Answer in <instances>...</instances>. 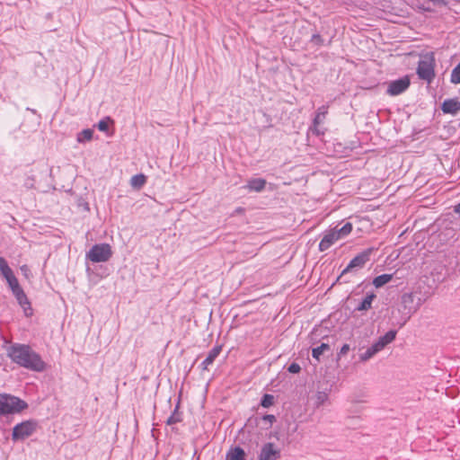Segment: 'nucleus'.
Instances as JSON below:
<instances>
[{
  "mask_svg": "<svg viewBox=\"0 0 460 460\" xmlns=\"http://www.w3.org/2000/svg\"><path fill=\"white\" fill-rule=\"evenodd\" d=\"M335 228H336V232L339 234L341 238H344L351 233L352 224L349 222H347L341 228H338L337 226Z\"/></svg>",
  "mask_w": 460,
  "mask_h": 460,
  "instance_id": "a878e982",
  "label": "nucleus"
},
{
  "mask_svg": "<svg viewBox=\"0 0 460 460\" xmlns=\"http://www.w3.org/2000/svg\"><path fill=\"white\" fill-rule=\"evenodd\" d=\"M18 304L22 308L26 316H30L32 314V308L31 306V303L28 300V297L25 293L16 297Z\"/></svg>",
  "mask_w": 460,
  "mask_h": 460,
  "instance_id": "dca6fc26",
  "label": "nucleus"
},
{
  "mask_svg": "<svg viewBox=\"0 0 460 460\" xmlns=\"http://www.w3.org/2000/svg\"><path fill=\"white\" fill-rule=\"evenodd\" d=\"M246 454L241 447H231L226 456V460H246Z\"/></svg>",
  "mask_w": 460,
  "mask_h": 460,
  "instance_id": "2eb2a0df",
  "label": "nucleus"
},
{
  "mask_svg": "<svg viewBox=\"0 0 460 460\" xmlns=\"http://www.w3.org/2000/svg\"><path fill=\"white\" fill-rule=\"evenodd\" d=\"M262 420L264 421H268L270 424H272L274 421H276V417L272 414H266L262 416Z\"/></svg>",
  "mask_w": 460,
  "mask_h": 460,
  "instance_id": "72a5a7b5",
  "label": "nucleus"
},
{
  "mask_svg": "<svg viewBox=\"0 0 460 460\" xmlns=\"http://www.w3.org/2000/svg\"><path fill=\"white\" fill-rule=\"evenodd\" d=\"M435 59L433 55L427 56L420 59L417 66V75L420 79L430 84L435 78Z\"/></svg>",
  "mask_w": 460,
  "mask_h": 460,
  "instance_id": "423d86ee",
  "label": "nucleus"
},
{
  "mask_svg": "<svg viewBox=\"0 0 460 460\" xmlns=\"http://www.w3.org/2000/svg\"><path fill=\"white\" fill-rule=\"evenodd\" d=\"M300 370L301 367L296 362L291 363L288 367V371L292 374H297L300 372Z\"/></svg>",
  "mask_w": 460,
  "mask_h": 460,
  "instance_id": "473e14b6",
  "label": "nucleus"
},
{
  "mask_svg": "<svg viewBox=\"0 0 460 460\" xmlns=\"http://www.w3.org/2000/svg\"><path fill=\"white\" fill-rule=\"evenodd\" d=\"M320 126L321 124H314L313 121V125L310 127L309 130L315 136H323L324 134V130Z\"/></svg>",
  "mask_w": 460,
  "mask_h": 460,
  "instance_id": "7c9ffc66",
  "label": "nucleus"
},
{
  "mask_svg": "<svg viewBox=\"0 0 460 460\" xmlns=\"http://www.w3.org/2000/svg\"><path fill=\"white\" fill-rule=\"evenodd\" d=\"M311 42L316 46H322L323 44V40L319 33H314L311 37Z\"/></svg>",
  "mask_w": 460,
  "mask_h": 460,
  "instance_id": "2f4dec72",
  "label": "nucleus"
},
{
  "mask_svg": "<svg viewBox=\"0 0 460 460\" xmlns=\"http://www.w3.org/2000/svg\"><path fill=\"white\" fill-rule=\"evenodd\" d=\"M349 344H344V345L341 348V349H340V351H339V354H338V355H339V357L343 356V355H346V354L349 352Z\"/></svg>",
  "mask_w": 460,
  "mask_h": 460,
  "instance_id": "f704fd0d",
  "label": "nucleus"
},
{
  "mask_svg": "<svg viewBox=\"0 0 460 460\" xmlns=\"http://www.w3.org/2000/svg\"><path fill=\"white\" fill-rule=\"evenodd\" d=\"M331 348L329 344L322 343L320 346L313 348L312 357L319 361L320 357L324 353V351H328Z\"/></svg>",
  "mask_w": 460,
  "mask_h": 460,
  "instance_id": "5701e85b",
  "label": "nucleus"
},
{
  "mask_svg": "<svg viewBox=\"0 0 460 460\" xmlns=\"http://www.w3.org/2000/svg\"><path fill=\"white\" fill-rule=\"evenodd\" d=\"M222 350V346H215L212 349L209 350L206 358L201 362L199 367L202 370H207L208 366L212 365L215 359L218 357Z\"/></svg>",
  "mask_w": 460,
  "mask_h": 460,
  "instance_id": "f8f14e48",
  "label": "nucleus"
},
{
  "mask_svg": "<svg viewBox=\"0 0 460 460\" xmlns=\"http://www.w3.org/2000/svg\"><path fill=\"white\" fill-rule=\"evenodd\" d=\"M454 211H455L456 213L460 214V203H459V204H457V205L455 207Z\"/></svg>",
  "mask_w": 460,
  "mask_h": 460,
  "instance_id": "4c0bfd02",
  "label": "nucleus"
},
{
  "mask_svg": "<svg viewBox=\"0 0 460 460\" xmlns=\"http://www.w3.org/2000/svg\"><path fill=\"white\" fill-rule=\"evenodd\" d=\"M146 181V176L142 173H139L131 177L130 184L135 189H140L145 185Z\"/></svg>",
  "mask_w": 460,
  "mask_h": 460,
  "instance_id": "4be33fe9",
  "label": "nucleus"
},
{
  "mask_svg": "<svg viewBox=\"0 0 460 460\" xmlns=\"http://www.w3.org/2000/svg\"><path fill=\"white\" fill-rule=\"evenodd\" d=\"M397 334V331L390 330L385 335L380 336L375 342L376 347L381 351L386 345L394 341Z\"/></svg>",
  "mask_w": 460,
  "mask_h": 460,
  "instance_id": "ddd939ff",
  "label": "nucleus"
},
{
  "mask_svg": "<svg viewBox=\"0 0 460 460\" xmlns=\"http://www.w3.org/2000/svg\"><path fill=\"white\" fill-rule=\"evenodd\" d=\"M275 398L272 394H265L261 400V405L263 408H269L274 404Z\"/></svg>",
  "mask_w": 460,
  "mask_h": 460,
  "instance_id": "cd10ccee",
  "label": "nucleus"
},
{
  "mask_svg": "<svg viewBox=\"0 0 460 460\" xmlns=\"http://www.w3.org/2000/svg\"><path fill=\"white\" fill-rule=\"evenodd\" d=\"M392 279H393V274L385 273V274L376 276L373 279L372 283L376 288H379L384 287L385 284L389 283Z\"/></svg>",
  "mask_w": 460,
  "mask_h": 460,
  "instance_id": "a211bd4d",
  "label": "nucleus"
},
{
  "mask_svg": "<svg viewBox=\"0 0 460 460\" xmlns=\"http://www.w3.org/2000/svg\"><path fill=\"white\" fill-rule=\"evenodd\" d=\"M26 110H27V111H31V113H33V114H36V113H37L36 110H34V109L27 108Z\"/></svg>",
  "mask_w": 460,
  "mask_h": 460,
  "instance_id": "58836bf2",
  "label": "nucleus"
},
{
  "mask_svg": "<svg viewBox=\"0 0 460 460\" xmlns=\"http://www.w3.org/2000/svg\"><path fill=\"white\" fill-rule=\"evenodd\" d=\"M280 450L272 442L265 443L260 452L258 460H278L280 458Z\"/></svg>",
  "mask_w": 460,
  "mask_h": 460,
  "instance_id": "1a4fd4ad",
  "label": "nucleus"
},
{
  "mask_svg": "<svg viewBox=\"0 0 460 460\" xmlns=\"http://www.w3.org/2000/svg\"><path fill=\"white\" fill-rule=\"evenodd\" d=\"M266 180L262 178H253L248 181L246 188L251 191L261 192L265 189Z\"/></svg>",
  "mask_w": 460,
  "mask_h": 460,
  "instance_id": "4468645a",
  "label": "nucleus"
},
{
  "mask_svg": "<svg viewBox=\"0 0 460 460\" xmlns=\"http://www.w3.org/2000/svg\"><path fill=\"white\" fill-rule=\"evenodd\" d=\"M450 82L455 84H460V62L452 70Z\"/></svg>",
  "mask_w": 460,
  "mask_h": 460,
  "instance_id": "c85d7f7f",
  "label": "nucleus"
},
{
  "mask_svg": "<svg viewBox=\"0 0 460 460\" xmlns=\"http://www.w3.org/2000/svg\"><path fill=\"white\" fill-rule=\"evenodd\" d=\"M340 239L341 238L336 232V228L327 230L324 233V235L319 243V251L324 252L328 250L332 244H334Z\"/></svg>",
  "mask_w": 460,
  "mask_h": 460,
  "instance_id": "9d476101",
  "label": "nucleus"
},
{
  "mask_svg": "<svg viewBox=\"0 0 460 460\" xmlns=\"http://www.w3.org/2000/svg\"><path fill=\"white\" fill-rule=\"evenodd\" d=\"M13 296L16 297L20 296L24 293L23 289L19 286L18 288L12 290Z\"/></svg>",
  "mask_w": 460,
  "mask_h": 460,
  "instance_id": "c9c22d12",
  "label": "nucleus"
},
{
  "mask_svg": "<svg viewBox=\"0 0 460 460\" xmlns=\"http://www.w3.org/2000/svg\"><path fill=\"white\" fill-rule=\"evenodd\" d=\"M4 279H6L7 283L12 290L20 286L19 282H18L17 279L15 278V276L13 275V273H12L11 275H9L7 278H4Z\"/></svg>",
  "mask_w": 460,
  "mask_h": 460,
  "instance_id": "c756f323",
  "label": "nucleus"
},
{
  "mask_svg": "<svg viewBox=\"0 0 460 460\" xmlns=\"http://www.w3.org/2000/svg\"><path fill=\"white\" fill-rule=\"evenodd\" d=\"M402 303L404 305V308L408 310L407 318L401 323V327L405 324V323L411 318V316L417 312L420 306L422 304L421 299L419 297L418 301L414 303V296L412 293H407L402 295Z\"/></svg>",
  "mask_w": 460,
  "mask_h": 460,
  "instance_id": "6e6552de",
  "label": "nucleus"
},
{
  "mask_svg": "<svg viewBox=\"0 0 460 460\" xmlns=\"http://www.w3.org/2000/svg\"><path fill=\"white\" fill-rule=\"evenodd\" d=\"M112 256V250L108 243H97L86 252V259L93 262H106Z\"/></svg>",
  "mask_w": 460,
  "mask_h": 460,
  "instance_id": "39448f33",
  "label": "nucleus"
},
{
  "mask_svg": "<svg viewBox=\"0 0 460 460\" xmlns=\"http://www.w3.org/2000/svg\"><path fill=\"white\" fill-rule=\"evenodd\" d=\"M38 428L36 420H27L16 424L13 428L12 439L13 441H22L31 437Z\"/></svg>",
  "mask_w": 460,
  "mask_h": 460,
  "instance_id": "7ed1b4c3",
  "label": "nucleus"
},
{
  "mask_svg": "<svg viewBox=\"0 0 460 460\" xmlns=\"http://www.w3.org/2000/svg\"><path fill=\"white\" fill-rule=\"evenodd\" d=\"M423 10H424V11H429V12L430 11V9H429V8H425V7H423Z\"/></svg>",
  "mask_w": 460,
  "mask_h": 460,
  "instance_id": "ea45409f",
  "label": "nucleus"
},
{
  "mask_svg": "<svg viewBox=\"0 0 460 460\" xmlns=\"http://www.w3.org/2000/svg\"><path fill=\"white\" fill-rule=\"evenodd\" d=\"M181 421V413L178 411V406L175 407L173 412L171 414V416L167 419L166 424L167 425H172L178 422Z\"/></svg>",
  "mask_w": 460,
  "mask_h": 460,
  "instance_id": "bb28decb",
  "label": "nucleus"
},
{
  "mask_svg": "<svg viewBox=\"0 0 460 460\" xmlns=\"http://www.w3.org/2000/svg\"><path fill=\"white\" fill-rule=\"evenodd\" d=\"M28 406V403L20 397L5 393L0 394V417L20 413Z\"/></svg>",
  "mask_w": 460,
  "mask_h": 460,
  "instance_id": "f03ea898",
  "label": "nucleus"
},
{
  "mask_svg": "<svg viewBox=\"0 0 460 460\" xmlns=\"http://www.w3.org/2000/svg\"><path fill=\"white\" fill-rule=\"evenodd\" d=\"M0 273L4 278H7L13 273V270L8 266V263L4 257H0Z\"/></svg>",
  "mask_w": 460,
  "mask_h": 460,
  "instance_id": "393cba45",
  "label": "nucleus"
},
{
  "mask_svg": "<svg viewBox=\"0 0 460 460\" xmlns=\"http://www.w3.org/2000/svg\"><path fill=\"white\" fill-rule=\"evenodd\" d=\"M328 113V106L323 105L318 108L314 118V124H323Z\"/></svg>",
  "mask_w": 460,
  "mask_h": 460,
  "instance_id": "412c9836",
  "label": "nucleus"
},
{
  "mask_svg": "<svg viewBox=\"0 0 460 460\" xmlns=\"http://www.w3.org/2000/svg\"><path fill=\"white\" fill-rule=\"evenodd\" d=\"M411 81L408 75L391 81L388 84L386 93L390 96H396L404 93L410 86Z\"/></svg>",
  "mask_w": 460,
  "mask_h": 460,
  "instance_id": "0eeeda50",
  "label": "nucleus"
},
{
  "mask_svg": "<svg viewBox=\"0 0 460 460\" xmlns=\"http://www.w3.org/2000/svg\"><path fill=\"white\" fill-rule=\"evenodd\" d=\"M375 250L376 249L374 247H369L357 254L352 260H350L347 267L341 271L336 281H339L348 272L362 269L370 260V256Z\"/></svg>",
  "mask_w": 460,
  "mask_h": 460,
  "instance_id": "20e7f679",
  "label": "nucleus"
},
{
  "mask_svg": "<svg viewBox=\"0 0 460 460\" xmlns=\"http://www.w3.org/2000/svg\"><path fill=\"white\" fill-rule=\"evenodd\" d=\"M429 2H432L435 5L438 6H445L447 2L446 0H428Z\"/></svg>",
  "mask_w": 460,
  "mask_h": 460,
  "instance_id": "e433bc0d",
  "label": "nucleus"
},
{
  "mask_svg": "<svg viewBox=\"0 0 460 460\" xmlns=\"http://www.w3.org/2000/svg\"><path fill=\"white\" fill-rule=\"evenodd\" d=\"M376 298L374 293L367 294L366 297L355 308L357 311H367L372 307V302Z\"/></svg>",
  "mask_w": 460,
  "mask_h": 460,
  "instance_id": "f3484780",
  "label": "nucleus"
},
{
  "mask_svg": "<svg viewBox=\"0 0 460 460\" xmlns=\"http://www.w3.org/2000/svg\"><path fill=\"white\" fill-rule=\"evenodd\" d=\"M441 110L445 114L456 115L460 111V100L458 98L446 99L441 104Z\"/></svg>",
  "mask_w": 460,
  "mask_h": 460,
  "instance_id": "9b49d317",
  "label": "nucleus"
},
{
  "mask_svg": "<svg viewBox=\"0 0 460 460\" xmlns=\"http://www.w3.org/2000/svg\"><path fill=\"white\" fill-rule=\"evenodd\" d=\"M93 130L91 128H85L77 134L76 140L79 143H84L90 141L93 138Z\"/></svg>",
  "mask_w": 460,
  "mask_h": 460,
  "instance_id": "b1692460",
  "label": "nucleus"
},
{
  "mask_svg": "<svg viewBox=\"0 0 460 460\" xmlns=\"http://www.w3.org/2000/svg\"><path fill=\"white\" fill-rule=\"evenodd\" d=\"M6 354L13 363L28 370L43 372L47 368L41 356L30 345L13 343L7 348Z\"/></svg>",
  "mask_w": 460,
  "mask_h": 460,
  "instance_id": "f257e3e1",
  "label": "nucleus"
},
{
  "mask_svg": "<svg viewBox=\"0 0 460 460\" xmlns=\"http://www.w3.org/2000/svg\"><path fill=\"white\" fill-rule=\"evenodd\" d=\"M110 124H113V119L106 116L97 123L96 127L100 131L106 133L107 136H111V133L109 132Z\"/></svg>",
  "mask_w": 460,
  "mask_h": 460,
  "instance_id": "6ab92c4d",
  "label": "nucleus"
},
{
  "mask_svg": "<svg viewBox=\"0 0 460 460\" xmlns=\"http://www.w3.org/2000/svg\"><path fill=\"white\" fill-rule=\"evenodd\" d=\"M380 350L377 347H376L375 343L372 344L367 350L359 355V359L362 362H366L371 358H373L376 353Z\"/></svg>",
  "mask_w": 460,
  "mask_h": 460,
  "instance_id": "aec40b11",
  "label": "nucleus"
}]
</instances>
